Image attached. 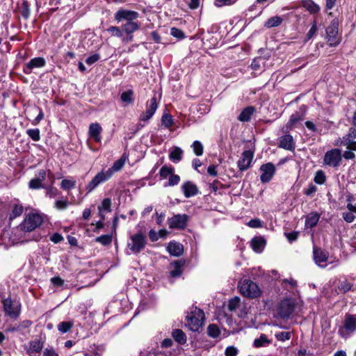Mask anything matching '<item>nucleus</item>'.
<instances>
[{
  "mask_svg": "<svg viewBox=\"0 0 356 356\" xmlns=\"http://www.w3.org/2000/svg\"><path fill=\"white\" fill-rule=\"evenodd\" d=\"M180 181V177L177 175L172 174L170 176L168 183L166 186H173L177 185Z\"/></svg>",
  "mask_w": 356,
  "mask_h": 356,
  "instance_id": "nucleus-55",
  "label": "nucleus"
},
{
  "mask_svg": "<svg viewBox=\"0 0 356 356\" xmlns=\"http://www.w3.org/2000/svg\"><path fill=\"white\" fill-rule=\"evenodd\" d=\"M73 327V323L70 321H63L58 325V330L62 333H66Z\"/></svg>",
  "mask_w": 356,
  "mask_h": 356,
  "instance_id": "nucleus-40",
  "label": "nucleus"
},
{
  "mask_svg": "<svg viewBox=\"0 0 356 356\" xmlns=\"http://www.w3.org/2000/svg\"><path fill=\"white\" fill-rule=\"evenodd\" d=\"M170 34L178 39H183L185 37L184 32L175 27L170 29Z\"/></svg>",
  "mask_w": 356,
  "mask_h": 356,
  "instance_id": "nucleus-53",
  "label": "nucleus"
},
{
  "mask_svg": "<svg viewBox=\"0 0 356 356\" xmlns=\"http://www.w3.org/2000/svg\"><path fill=\"white\" fill-rule=\"evenodd\" d=\"M147 244V238L144 233L138 232L131 234L127 240V254H138L145 248Z\"/></svg>",
  "mask_w": 356,
  "mask_h": 356,
  "instance_id": "nucleus-2",
  "label": "nucleus"
},
{
  "mask_svg": "<svg viewBox=\"0 0 356 356\" xmlns=\"http://www.w3.org/2000/svg\"><path fill=\"white\" fill-rule=\"evenodd\" d=\"M26 134L34 141H39L40 139V130L38 129H28Z\"/></svg>",
  "mask_w": 356,
  "mask_h": 356,
  "instance_id": "nucleus-45",
  "label": "nucleus"
},
{
  "mask_svg": "<svg viewBox=\"0 0 356 356\" xmlns=\"http://www.w3.org/2000/svg\"><path fill=\"white\" fill-rule=\"evenodd\" d=\"M95 240L96 242L99 243L103 245H109L112 242V235H102L100 236L97 237Z\"/></svg>",
  "mask_w": 356,
  "mask_h": 356,
  "instance_id": "nucleus-39",
  "label": "nucleus"
},
{
  "mask_svg": "<svg viewBox=\"0 0 356 356\" xmlns=\"http://www.w3.org/2000/svg\"><path fill=\"white\" fill-rule=\"evenodd\" d=\"M320 218V215L316 212L310 213L305 220V226L307 227L312 228L315 227Z\"/></svg>",
  "mask_w": 356,
  "mask_h": 356,
  "instance_id": "nucleus-28",
  "label": "nucleus"
},
{
  "mask_svg": "<svg viewBox=\"0 0 356 356\" xmlns=\"http://www.w3.org/2000/svg\"><path fill=\"white\" fill-rule=\"evenodd\" d=\"M341 145L345 146L347 149L356 151V140L350 138L343 137Z\"/></svg>",
  "mask_w": 356,
  "mask_h": 356,
  "instance_id": "nucleus-36",
  "label": "nucleus"
},
{
  "mask_svg": "<svg viewBox=\"0 0 356 356\" xmlns=\"http://www.w3.org/2000/svg\"><path fill=\"white\" fill-rule=\"evenodd\" d=\"M183 151L180 147H175L172 148L169 154V159L173 163H178L182 159Z\"/></svg>",
  "mask_w": 356,
  "mask_h": 356,
  "instance_id": "nucleus-30",
  "label": "nucleus"
},
{
  "mask_svg": "<svg viewBox=\"0 0 356 356\" xmlns=\"http://www.w3.org/2000/svg\"><path fill=\"white\" fill-rule=\"evenodd\" d=\"M187 325L192 331H198L203 325L204 314L200 309L194 307L190 309L186 316Z\"/></svg>",
  "mask_w": 356,
  "mask_h": 356,
  "instance_id": "nucleus-4",
  "label": "nucleus"
},
{
  "mask_svg": "<svg viewBox=\"0 0 356 356\" xmlns=\"http://www.w3.org/2000/svg\"><path fill=\"white\" fill-rule=\"evenodd\" d=\"M138 13L136 11L120 9L115 13L114 18L118 22H120L122 20L130 22L136 20L138 17Z\"/></svg>",
  "mask_w": 356,
  "mask_h": 356,
  "instance_id": "nucleus-12",
  "label": "nucleus"
},
{
  "mask_svg": "<svg viewBox=\"0 0 356 356\" xmlns=\"http://www.w3.org/2000/svg\"><path fill=\"white\" fill-rule=\"evenodd\" d=\"M191 147H192L194 153L195 154V155H197V156L202 155L203 145L200 141L195 140V142H193Z\"/></svg>",
  "mask_w": 356,
  "mask_h": 356,
  "instance_id": "nucleus-46",
  "label": "nucleus"
},
{
  "mask_svg": "<svg viewBox=\"0 0 356 356\" xmlns=\"http://www.w3.org/2000/svg\"><path fill=\"white\" fill-rule=\"evenodd\" d=\"M339 24L338 19L334 18L325 29V40L330 47H336L341 41V38L339 34Z\"/></svg>",
  "mask_w": 356,
  "mask_h": 356,
  "instance_id": "nucleus-5",
  "label": "nucleus"
},
{
  "mask_svg": "<svg viewBox=\"0 0 356 356\" xmlns=\"http://www.w3.org/2000/svg\"><path fill=\"white\" fill-rule=\"evenodd\" d=\"M102 128L99 123H92L89 126L88 135L90 138H92L95 142L99 143L102 140Z\"/></svg>",
  "mask_w": 356,
  "mask_h": 356,
  "instance_id": "nucleus-20",
  "label": "nucleus"
},
{
  "mask_svg": "<svg viewBox=\"0 0 356 356\" xmlns=\"http://www.w3.org/2000/svg\"><path fill=\"white\" fill-rule=\"evenodd\" d=\"M355 150L347 149L343 152L342 157L346 160H351L355 158V154L353 152Z\"/></svg>",
  "mask_w": 356,
  "mask_h": 356,
  "instance_id": "nucleus-61",
  "label": "nucleus"
},
{
  "mask_svg": "<svg viewBox=\"0 0 356 356\" xmlns=\"http://www.w3.org/2000/svg\"><path fill=\"white\" fill-rule=\"evenodd\" d=\"M240 304V298L238 297H234L229 301L228 309L231 312L235 311L237 308L239 307Z\"/></svg>",
  "mask_w": 356,
  "mask_h": 356,
  "instance_id": "nucleus-42",
  "label": "nucleus"
},
{
  "mask_svg": "<svg viewBox=\"0 0 356 356\" xmlns=\"http://www.w3.org/2000/svg\"><path fill=\"white\" fill-rule=\"evenodd\" d=\"M69 202L67 200H57L55 202V207L58 210H65L67 208Z\"/></svg>",
  "mask_w": 356,
  "mask_h": 356,
  "instance_id": "nucleus-56",
  "label": "nucleus"
},
{
  "mask_svg": "<svg viewBox=\"0 0 356 356\" xmlns=\"http://www.w3.org/2000/svg\"><path fill=\"white\" fill-rule=\"evenodd\" d=\"M3 309L6 315L13 318H17L21 311V305L10 298L3 300Z\"/></svg>",
  "mask_w": 356,
  "mask_h": 356,
  "instance_id": "nucleus-9",
  "label": "nucleus"
},
{
  "mask_svg": "<svg viewBox=\"0 0 356 356\" xmlns=\"http://www.w3.org/2000/svg\"><path fill=\"white\" fill-rule=\"evenodd\" d=\"M175 169L172 166L163 165L159 171V175L162 179H166L173 174Z\"/></svg>",
  "mask_w": 356,
  "mask_h": 356,
  "instance_id": "nucleus-37",
  "label": "nucleus"
},
{
  "mask_svg": "<svg viewBox=\"0 0 356 356\" xmlns=\"http://www.w3.org/2000/svg\"><path fill=\"white\" fill-rule=\"evenodd\" d=\"M188 216L177 214L168 219V225L171 229H184L186 226Z\"/></svg>",
  "mask_w": 356,
  "mask_h": 356,
  "instance_id": "nucleus-13",
  "label": "nucleus"
},
{
  "mask_svg": "<svg viewBox=\"0 0 356 356\" xmlns=\"http://www.w3.org/2000/svg\"><path fill=\"white\" fill-rule=\"evenodd\" d=\"M268 58V56H259L254 58L250 65L251 69L254 70L255 73L261 74L268 67V64L267 63Z\"/></svg>",
  "mask_w": 356,
  "mask_h": 356,
  "instance_id": "nucleus-15",
  "label": "nucleus"
},
{
  "mask_svg": "<svg viewBox=\"0 0 356 356\" xmlns=\"http://www.w3.org/2000/svg\"><path fill=\"white\" fill-rule=\"evenodd\" d=\"M46 178V172L44 170H40L37 177L31 179L29 181V187L32 189H38L43 188L42 182Z\"/></svg>",
  "mask_w": 356,
  "mask_h": 356,
  "instance_id": "nucleus-22",
  "label": "nucleus"
},
{
  "mask_svg": "<svg viewBox=\"0 0 356 356\" xmlns=\"http://www.w3.org/2000/svg\"><path fill=\"white\" fill-rule=\"evenodd\" d=\"M173 265L175 266V269L171 271L170 274L172 277H178L181 273V266L177 261L175 262Z\"/></svg>",
  "mask_w": 356,
  "mask_h": 356,
  "instance_id": "nucleus-58",
  "label": "nucleus"
},
{
  "mask_svg": "<svg viewBox=\"0 0 356 356\" xmlns=\"http://www.w3.org/2000/svg\"><path fill=\"white\" fill-rule=\"evenodd\" d=\"M342 217L343 220L348 223L353 222L355 218L353 213L349 211L343 212L342 213Z\"/></svg>",
  "mask_w": 356,
  "mask_h": 356,
  "instance_id": "nucleus-57",
  "label": "nucleus"
},
{
  "mask_svg": "<svg viewBox=\"0 0 356 356\" xmlns=\"http://www.w3.org/2000/svg\"><path fill=\"white\" fill-rule=\"evenodd\" d=\"M111 200L109 198L104 199L101 205L99 206V215L102 220L104 219V215L103 213L104 211L110 212L111 211Z\"/></svg>",
  "mask_w": 356,
  "mask_h": 356,
  "instance_id": "nucleus-33",
  "label": "nucleus"
},
{
  "mask_svg": "<svg viewBox=\"0 0 356 356\" xmlns=\"http://www.w3.org/2000/svg\"><path fill=\"white\" fill-rule=\"evenodd\" d=\"M167 250L170 255L179 257L184 252L183 245L177 242H170Z\"/></svg>",
  "mask_w": 356,
  "mask_h": 356,
  "instance_id": "nucleus-24",
  "label": "nucleus"
},
{
  "mask_svg": "<svg viewBox=\"0 0 356 356\" xmlns=\"http://www.w3.org/2000/svg\"><path fill=\"white\" fill-rule=\"evenodd\" d=\"M279 147L287 150L295 149L296 145L292 136L286 134L279 138Z\"/></svg>",
  "mask_w": 356,
  "mask_h": 356,
  "instance_id": "nucleus-21",
  "label": "nucleus"
},
{
  "mask_svg": "<svg viewBox=\"0 0 356 356\" xmlns=\"http://www.w3.org/2000/svg\"><path fill=\"white\" fill-rule=\"evenodd\" d=\"M296 306V300L292 298H285L278 305L277 312L282 318H289L293 312Z\"/></svg>",
  "mask_w": 356,
  "mask_h": 356,
  "instance_id": "nucleus-7",
  "label": "nucleus"
},
{
  "mask_svg": "<svg viewBox=\"0 0 356 356\" xmlns=\"http://www.w3.org/2000/svg\"><path fill=\"white\" fill-rule=\"evenodd\" d=\"M162 125L165 128H170L173 124V120L172 115L168 113H165L161 118Z\"/></svg>",
  "mask_w": 356,
  "mask_h": 356,
  "instance_id": "nucleus-41",
  "label": "nucleus"
},
{
  "mask_svg": "<svg viewBox=\"0 0 356 356\" xmlns=\"http://www.w3.org/2000/svg\"><path fill=\"white\" fill-rule=\"evenodd\" d=\"M238 287L242 296L248 298H257L261 295V290L254 282L244 279L238 282Z\"/></svg>",
  "mask_w": 356,
  "mask_h": 356,
  "instance_id": "nucleus-3",
  "label": "nucleus"
},
{
  "mask_svg": "<svg viewBox=\"0 0 356 356\" xmlns=\"http://www.w3.org/2000/svg\"><path fill=\"white\" fill-rule=\"evenodd\" d=\"M207 331L208 334L213 338H216L220 334V330L218 326L214 324L209 325Z\"/></svg>",
  "mask_w": 356,
  "mask_h": 356,
  "instance_id": "nucleus-48",
  "label": "nucleus"
},
{
  "mask_svg": "<svg viewBox=\"0 0 356 356\" xmlns=\"http://www.w3.org/2000/svg\"><path fill=\"white\" fill-rule=\"evenodd\" d=\"M316 191H317L316 186L314 184H310L305 190V194L307 196H310L312 194H314V193H316Z\"/></svg>",
  "mask_w": 356,
  "mask_h": 356,
  "instance_id": "nucleus-63",
  "label": "nucleus"
},
{
  "mask_svg": "<svg viewBox=\"0 0 356 356\" xmlns=\"http://www.w3.org/2000/svg\"><path fill=\"white\" fill-rule=\"evenodd\" d=\"M157 108L156 97H153L147 102L146 111L140 115V120L142 121L149 120L154 115Z\"/></svg>",
  "mask_w": 356,
  "mask_h": 356,
  "instance_id": "nucleus-16",
  "label": "nucleus"
},
{
  "mask_svg": "<svg viewBox=\"0 0 356 356\" xmlns=\"http://www.w3.org/2000/svg\"><path fill=\"white\" fill-rule=\"evenodd\" d=\"M254 157V152L251 150H246L242 153L241 158L237 162V165L241 171H244L248 169L252 162Z\"/></svg>",
  "mask_w": 356,
  "mask_h": 356,
  "instance_id": "nucleus-11",
  "label": "nucleus"
},
{
  "mask_svg": "<svg viewBox=\"0 0 356 356\" xmlns=\"http://www.w3.org/2000/svg\"><path fill=\"white\" fill-rule=\"evenodd\" d=\"M43 348V342L40 340H33L29 342L25 349L30 356H35L39 353Z\"/></svg>",
  "mask_w": 356,
  "mask_h": 356,
  "instance_id": "nucleus-19",
  "label": "nucleus"
},
{
  "mask_svg": "<svg viewBox=\"0 0 356 356\" xmlns=\"http://www.w3.org/2000/svg\"><path fill=\"white\" fill-rule=\"evenodd\" d=\"M140 28V24L135 20L127 22L122 25V31L127 33V35L132 34L134 32L138 31Z\"/></svg>",
  "mask_w": 356,
  "mask_h": 356,
  "instance_id": "nucleus-27",
  "label": "nucleus"
},
{
  "mask_svg": "<svg viewBox=\"0 0 356 356\" xmlns=\"http://www.w3.org/2000/svg\"><path fill=\"white\" fill-rule=\"evenodd\" d=\"M24 208L21 204H15L10 214V218H15L19 216L23 212Z\"/></svg>",
  "mask_w": 356,
  "mask_h": 356,
  "instance_id": "nucleus-47",
  "label": "nucleus"
},
{
  "mask_svg": "<svg viewBox=\"0 0 356 356\" xmlns=\"http://www.w3.org/2000/svg\"><path fill=\"white\" fill-rule=\"evenodd\" d=\"M42 221V217L40 214L29 213L19 225V229L22 231L30 232L38 227Z\"/></svg>",
  "mask_w": 356,
  "mask_h": 356,
  "instance_id": "nucleus-6",
  "label": "nucleus"
},
{
  "mask_svg": "<svg viewBox=\"0 0 356 356\" xmlns=\"http://www.w3.org/2000/svg\"><path fill=\"white\" fill-rule=\"evenodd\" d=\"M266 245V241L261 236H257L252 238L251 241V247L257 253H261Z\"/></svg>",
  "mask_w": 356,
  "mask_h": 356,
  "instance_id": "nucleus-25",
  "label": "nucleus"
},
{
  "mask_svg": "<svg viewBox=\"0 0 356 356\" xmlns=\"http://www.w3.org/2000/svg\"><path fill=\"white\" fill-rule=\"evenodd\" d=\"M356 330V316L346 314L344 319L343 328L339 330L341 336L344 337V332L353 333Z\"/></svg>",
  "mask_w": 356,
  "mask_h": 356,
  "instance_id": "nucleus-14",
  "label": "nucleus"
},
{
  "mask_svg": "<svg viewBox=\"0 0 356 356\" xmlns=\"http://www.w3.org/2000/svg\"><path fill=\"white\" fill-rule=\"evenodd\" d=\"M107 31L109 32L113 36L121 38L122 36V31L118 26H110Z\"/></svg>",
  "mask_w": 356,
  "mask_h": 356,
  "instance_id": "nucleus-52",
  "label": "nucleus"
},
{
  "mask_svg": "<svg viewBox=\"0 0 356 356\" xmlns=\"http://www.w3.org/2000/svg\"><path fill=\"white\" fill-rule=\"evenodd\" d=\"M317 30V23L316 21H314L309 31L306 35V40H309L312 38L316 34Z\"/></svg>",
  "mask_w": 356,
  "mask_h": 356,
  "instance_id": "nucleus-51",
  "label": "nucleus"
},
{
  "mask_svg": "<svg viewBox=\"0 0 356 356\" xmlns=\"http://www.w3.org/2000/svg\"><path fill=\"white\" fill-rule=\"evenodd\" d=\"M283 21V19L280 16H274L269 18L266 22L264 26L266 28H273L280 26Z\"/></svg>",
  "mask_w": 356,
  "mask_h": 356,
  "instance_id": "nucleus-35",
  "label": "nucleus"
},
{
  "mask_svg": "<svg viewBox=\"0 0 356 356\" xmlns=\"http://www.w3.org/2000/svg\"><path fill=\"white\" fill-rule=\"evenodd\" d=\"M270 343L266 335L261 334L259 338L254 339V345L255 347H261Z\"/></svg>",
  "mask_w": 356,
  "mask_h": 356,
  "instance_id": "nucleus-44",
  "label": "nucleus"
},
{
  "mask_svg": "<svg viewBox=\"0 0 356 356\" xmlns=\"http://www.w3.org/2000/svg\"><path fill=\"white\" fill-rule=\"evenodd\" d=\"M124 162L125 159L121 158L116 161L111 168L106 170H102L98 174H97L86 186V190L88 191V192H91L99 184L108 180L113 176L115 172H118L122 169V168L124 165Z\"/></svg>",
  "mask_w": 356,
  "mask_h": 356,
  "instance_id": "nucleus-1",
  "label": "nucleus"
},
{
  "mask_svg": "<svg viewBox=\"0 0 356 356\" xmlns=\"http://www.w3.org/2000/svg\"><path fill=\"white\" fill-rule=\"evenodd\" d=\"M173 338L179 343H184L186 341V337L184 332L181 330H175L172 332Z\"/></svg>",
  "mask_w": 356,
  "mask_h": 356,
  "instance_id": "nucleus-38",
  "label": "nucleus"
},
{
  "mask_svg": "<svg viewBox=\"0 0 356 356\" xmlns=\"http://www.w3.org/2000/svg\"><path fill=\"white\" fill-rule=\"evenodd\" d=\"M238 354V350L234 346H229L225 350L226 356H236Z\"/></svg>",
  "mask_w": 356,
  "mask_h": 356,
  "instance_id": "nucleus-62",
  "label": "nucleus"
},
{
  "mask_svg": "<svg viewBox=\"0 0 356 356\" xmlns=\"http://www.w3.org/2000/svg\"><path fill=\"white\" fill-rule=\"evenodd\" d=\"M341 160L342 156L341 149L335 148L327 151L325 154L323 163L326 165L338 168L341 164Z\"/></svg>",
  "mask_w": 356,
  "mask_h": 356,
  "instance_id": "nucleus-8",
  "label": "nucleus"
},
{
  "mask_svg": "<svg viewBox=\"0 0 356 356\" xmlns=\"http://www.w3.org/2000/svg\"><path fill=\"white\" fill-rule=\"evenodd\" d=\"M76 181L72 179H63L60 186L63 190H69L75 187Z\"/></svg>",
  "mask_w": 356,
  "mask_h": 356,
  "instance_id": "nucleus-49",
  "label": "nucleus"
},
{
  "mask_svg": "<svg viewBox=\"0 0 356 356\" xmlns=\"http://www.w3.org/2000/svg\"><path fill=\"white\" fill-rule=\"evenodd\" d=\"M259 170L261 172L260 179L262 183L270 181L275 173V167L272 163L263 164Z\"/></svg>",
  "mask_w": 356,
  "mask_h": 356,
  "instance_id": "nucleus-10",
  "label": "nucleus"
},
{
  "mask_svg": "<svg viewBox=\"0 0 356 356\" xmlns=\"http://www.w3.org/2000/svg\"><path fill=\"white\" fill-rule=\"evenodd\" d=\"M45 60L42 57H37L31 59L25 65L24 72L30 74L33 68H40L45 65Z\"/></svg>",
  "mask_w": 356,
  "mask_h": 356,
  "instance_id": "nucleus-18",
  "label": "nucleus"
},
{
  "mask_svg": "<svg viewBox=\"0 0 356 356\" xmlns=\"http://www.w3.org/2000/svg\"><path fill=\"white\" fill-rule=\"evenodd\" d=\"M42 356H59L53 348H45Z\"/></svg>",
  "mask_w": 356,
  "mask_h": 356,
  "instance_id": "nucleus-64",
  "label": "nucleus"
},
{
  "mask_svg": "<svg viewBox=\"0 0 356 356\" xmlns=\"http://www.w3.org/2000/svg\"><path fill=\"white\" fill-rule=\"evenodd\" d=\"M353 286V284L348 282L347 280L341 281L339 286L338 289L341 293H345L350 291Z\"/></svg>",
  "mask_w": 356,
  "mask_h": 356,
  "instance_id": "nucleus-43",
  "label": "nucleus"
},
{
  "mask_svg": "<svg viewBox=\"0 0 356 356\" xmlns=\"http://www.w3.org/2000/svg\"><path fill=\"white\" fill-rule=\"evenodd\" d=\"M254 107L248 106L242 111L238 119L241 122H248L250 120L251 116L254 113Z\"/></svg>",
  "mask_w": 356,
  "mask_h": 356,
  "instance_id": "nucleus-32",
  "label": "nucleus"
},
{
  "mask_svg": "<svg viewBox=\"0 0 356 356\" xmlns=\"http://www.w3.org/2000/svg\"><path fill=\"white\" fill-rule=\"evenodd\" d=\"M58 193V191L57 188H54V187H49L47 190L46 195L49 198H54L57 196Z\"/></svg>",
  "mask_w": 356,
  "mask_h": 356,
  "instance_id": "nucleus-60",
  "label": "nucleus"
},
{
  "mask_svg": "<svg viewBox=\"0 0 356 356\" xmlns=\"http://www.w3.org/2000/svg\"><path fill=\"white\" fill-rule=\"evenodd\" d=\"M303 116L302 115L300 114L299 113L296 112L295 113H293L289 122L285 125V129L286 131H289V130L293 129L294 127H297L298 124L302 121Z\"/></svg>",
  "mask_w": 356,
  "mask_h": 356,
  "instance_id": "nucleus-23",
  "label": "nucleus"
},
{
  "mask_svg": "<svg viewBox=\"0 0 356 356\" xmlns=\"http://www.w3.org/2000/svg\"><path fill=\"white\" fill-rule=\"evenodd\" d=\"M328 259V254L327 252L320 249L314 248V260L319 267L325 268L327 266V261Z\"/></svg>",
  "mask_w": 356,
  "mask_h": 356,
  "instance_id": "nucleus-17",
  "label": "nucleus"
},
{
  "mask_svg": "<svg viewBox=\"0 0 356 356\" xmlns=\"http://www.w3.org/2000/svg\"><path fill=\"white\" fill-rule=\"evenodd\" d=\"M236 0H215V4L218 7L228 6L235 3Z\"/></svg>",
  "mask_w": 356,
  "mask_h": 356,
  "instance_id": "nucleus-59",
  "label": "nucleus"
},
{
  "mask_svg": "<svg viewBox=\"0 0 356 356\" xmlns=\"http://www.w3.org/2000/svg\"><path fill=\"white\" fill-rule=\"evenodd\" d=\"M182 190L185 197H190L197 194V186L191 181H187L182 185Z\"/></svg>",
  "mask_w": 356,
  "mask_h": 356,
  "instance_id": "nucleus-26",
  "label": "nucleus"
},
{
  "mask_svg": "<svg viewBox=\"0 0 356 356\" xmlns=\"http://www.w3.org/2000/svg\"><path fill=\"white\" fill-rule=\"evenodd\" d=\"M31 322L29 321H24L15 325H10L6 329V332H22L23 329L30 327Z\"/></svg>",
  "mask_w": 356,
  "mask_h": 356,
  "instance_id": "nucleus-31",
  "label": "nucleus"
},
{
  "mask_svg": "<svg viewBox=\"0 0 356 356\" xmlns=\"http://www.w3.org/2000/svg\"><path fill=\"white\" fill-rule=\"evenodd\" d=\"M302 6L311 14L317 13L320 10V7L312 0H302Z\"/></svg>",
  "mask_w": 356,
  "mask_h": 356,
  "instance_id": "nucleus-29",
  "label": "nucleus"
},
{
  "mask_svg": "<svg viewBox=\"0 0 356 356\" xmlns=\"http://www.w3.org/2000/svg\"><path fill=\"white\" fill-rule=\"evenodd\" d=\"M275 337L279 341H284L290 339L291 333L289 332H280L275 334Z\"/></svg>",
  "mask_w": 356,
  "mask_h": 356,
  "instance_id": "nucleus-54",
  "label": "nucleus"
},
{
  "mask_svg": "<svg viewBox=\"0 0 356 356\" xmlns=\"http://www.w3.org/2000/svg\"><path fill=\"white\" fill-rule=\"evenodd\" d=\"M314 181L318 184H323L325 181V175L322 170H318L316 172Z\"/></svg>",
  "mask_w": 356,
  "mask_h": 356,
  "instance_id": "nucleus-50",
  "label": "nucleus"
},
{
  "mask_svg": "<svg viewBox=\"0 0 356 356\" xmlns=\"http://www.w3.org/2000/svg\"><path fill=\"white\" fill-rule=\"evenodd\" d=\"M121 101L124 104V106L131 104L134 102V92L129 90L123 92L120 96Z\"/></svg>",
  "mask_w": 356,
  "mask_h": 356,
  "instance_id": "nucleus-34",
  "label": "nucleus"
}]
</instances>
